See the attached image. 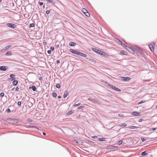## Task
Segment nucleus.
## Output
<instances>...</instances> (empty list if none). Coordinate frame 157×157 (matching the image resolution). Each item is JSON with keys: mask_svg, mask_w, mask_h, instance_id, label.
Listing matches in <instances>:
<instances>
[{"mask_svg": "<svg viewBox=\"0 0 157 157\" xmlns=\"http://www.w3.org/2000/svg\"><path fill=\"white\" fill-rule=\"evenodd\" d=\"M69 51L73 53L76 54L77 55H80L81 56H82L84 57H86L87 56V55L86 54L83 53H82L81 52H80L77 51L76 50H74L73 49H70Z\"/></svg>", "mask_w": 157, "mask_h": 157, "instance_id": "f257e3e1", "label": "nucleus"}, {"mask_svg": "<svg viewBox=\"0 0 157 157\" xmlns=\"http://www.w3.org/2000/svg\"><path fill=\"white\" fill-rule=\"evenodd\" d=\"M149 45L151 51L153 52L155 48V44L154 43H151Z\"/></svg>", "mask_w": 157, "mask_h": 157, "instance_id": "f03ea898", "label": "nucleus"}, {"mask_svg": "<svg viewBox=\"0 0 157 157\" xmlns=\"http://www.w3.org/2000/svg\"><path fill=\"white\" fill-rule=\"evenodd\" d=\"M135 50L140 54H142L144 53V51L140 47H137Z\"/></svg>", "mask_w": 157, "mask_h": 157, "instance_id": "7ed1b4c3", "label": "nucleus"}, {"mask_svg": "<svg viewBox=\"0 0 157 157\" xmlns=\"http://www.w3.org/2000/svg\"><path fill=\"white\" fill-rule=\"evenodd\" d=\"M82 11L85 14V15L87 17H89L90 14L88 11L85 8H82Z\"/></svg>", "mask_w": 157, "mask_h": 157, "instance_id": "20e7f679", "label": "nucleus"}, {"mask_svg": "<svg viewBox=\"0 0 157 157\" xmlns=\"http://www.w3.org/2000/svg\"><path fill=\"white\" fill-rule=\"evenodd\" d=\"M125 49L127 51H128L129 52H130L132 54H134L135 53L134 50L129 47H127Z\"/></svg>", "mask_w": 157, "mask_h": 157, "instance_id": "39448f33", "label": "nucleus"}, {"mask_svg": "<svg viewBox=\"0 0 157 157\" xmlns=\"http://www.w3.org/2000/svg\"><path fill=\"white\" fill-rule=\"evenodd\" d=\"M132 115L134 116H140V113L136 111L133 112L131 113Z\"/></svg>", "mask_w": 157, "mask_h": 157, "instance_id": "423d86ee", "label": "nucleus"}, {"mask_svg": "<svg viewBox=\"0 0 157 157\" xmlns=\"http://www.w3.org/2000/svg\"><path fill=\"white\" fill-rule=\"evenodd\" d=\"M92 49L93 51H94L95 52H96L97 53H98L100 55H101V52H102V51H101L100 50L94 48H93Z\"/></svg>", "mask_w": 157, "mask_h": 157, "instance_id": "0eeeda50", "label": "nucleus"}, {"mask_svg": "<svg viewBox=\"0 0 157 157\" xmlns=\"http://www.w3.org/2000/svg\"><path fill=\"white\" fill-rule=\"evenodd\" d=\"M7 25L8 26L14 28L16 26V25L13 24L12 23H8L7 24Z\"/></svg>", "mask_w": 157, "mask_h": 157, "instance_id": "6e6552de", "label": "nucleus"}, {"mask_svg": "<svg viewBox=\"0 0 157 157\" xmlns=\"http://www.w3.org/2000/svg\"><path fill=\"white\" fill-rule=\"evenodd\" d=\"M120 78H121L122 80L125 81H129L131 79V78L128 77H124L121 76L120 77Z\"/></svg>", "mask_w": 157, "mask_h": 157, "instance_id": "1a4fd4ad", "label": "nucleus"}, {"mask_svg": "<svg viewBox=\"0 0 157 157\" xmlns=\"http://www.w3.org/2000/svg\"><path fill=\"white\" fill-rule=\"evenodd\" d=\"M10 78H9L10 81H12L15 79V75L14 74H11L10 75Z\"/></svg>", "mask_w": 157, "mask_h": 157, "instance_id": "9d476101", "label": "nucleus"}, {"mask_svg": "<svg viewBox=\"0 0 157 157\" xmlns=\"http://www.w3.org/2000/svg\"><path fill=\"white\" fill-rule=\"evenodd\" d=\"M7 67L6 66H2L0 67V70L1 71H6L7 69Z\"/></svg>", "mask_w": 157, "mask_h": 157, "instance_id": "9b49d317", "label": "nucleus"}, {"mask_svg": "<svg viewBox=\"0 0 157 157\" xmlns=\"http://www.w3.org/2000/svg\"><path fill=\"white\" fill-rule=\"evenodd\" d=\"M115 147L113 146H107L106 148V149H113L114 147Z\"/></svg>", "mask_w": 157, "mask_h": 157, "instance_id": "f8f14e48", "label": "nucleus"}, {"mask_svg": "<svg viewBox=\"0 0 157 157\" xmlns=\"http://www.w3.org/2000/svg\"><path fill=\"white\" fill-rule=\"evenodd\" d=\"M68 94L69 93L67 91H65L63 95V97L64 98H66L68 96Z\"/></svg>", "mask_w": 157, "mask_h": 157, "instance_id": "ddd939ff", "label": "nucleus"}, {"mask_svg": "<svg viewBox=\"0 0 157 157\" xmlns=\"http://www.w3.org/2000/svg\"><path fill=\"white\" fill-rule=\"evenodd\" d=\"M101 55H103L104 56H109V55H108L107 53H106L105 52L102 51L101 54Z\"/></svg>", "mask_w": 157, "mask_h": 157, "instance_id": "4468645a", "label": "nucleus"}, {"mask_svg": "<svg viewBox=\"0 0 157 157\" xmlns=\"http://www.w3.org/2000/svg\"><path fill=\"white\" fill-rule=\"evenodd\" d=\"M121 53L124 55H127V52L125 51L122 50L121 52Z\"/></svg>", "mask_w": 157, "mask_h": 157, "instance_id": "2eb2a0df", "label": "nucleus"}, {"mask_svg": "<svg viewBox=\"0 0 157 157\" xmlns=\"http://www.w3.org/2000/svg\"><path fill=\"white\" fill-rule=\"evenodd\" d=\"M5 55L7 56H11L12 55V52L10 51H8L5 54Z\"/></svg>", "mask_w": 157, "mask_h": 157, "instance_id": "dca6fc26", "label": "nucleus"}, {"mask_svg": "<svg viewBox=\"0 0 157 157\" xmlns=\"http://www.w3.org/2000/svg\"><path fill=\"white\" fill-rule=\"evenodd\" d=\"M115 40L117 43L119 44H121V43H122L121 41H120L119 39L117 38L115 39Z\"/></svg>", "mask_w": 157, "mask_h": 157, "instance_id": "f3484780", "label": "nucleus"}, {"mask_svg": "<svg viewBox=\"0 0 157 157\" xmlns=\"http://www.w3.org/2000/svg\"><path fill=\"white\" fill-rule=\"evenodd\" d=\"M18 84V81L17 80H14L13 82V84L14 86H16Z\"/></svg>", "mask_w": 157, "mask_h": 157, "instance_id": "a211bd4d", "label": "nucleus"}, {"mask_svg": "<svg viewBox=\"0 0 157 157\" xmlns=\"http://www.w3.org/2000/svg\"><path fill=\"white\" fill-rule=\"evenodd\" d=\"M69 44L70 46H75L76 45V44L74 42H71Z\"/></svg>", "mask_w": 157, "mask_h": 157, "instance_id": "6ab92c4d", "label": "nucleus"}, {"mask_svg": "<svg viewBox=\"0 0 157 157\" xmlns=\"http://www.w3.org/2000/svg\"><path fill=\"white\" fill-rule=\"evenodd\" d=\"M11 47H12L11 45H9L7 46H6V47H5L4 48V49L5 50H6L7 49H8L9 48Z\"/></svg>", "mask_w": 157, "mask_h": 157, "instance_id": "aec40b11", "label": "nucleus"}, {"mask_svg": "<svg viewBox=\"0 0 157 157\" xmlns=\"http://www.w3.org/2000/svg\"><path fill=\"white\" fill-rule=\"evenodd\" d=\"M88 100H90V101H92L93 102H94V103H96V100H94L93 99V98H89L88 99Z\"/></svg>", "mask_w": 157, "mask_h": 157, "instance_id": "412c9836", "label": "nucleus"}, {"mask_svg": "<svg viewBox=\"0 0 157 157\" xmlns=\"http://www.w3.org/2000/svg\"><path fill=\"white\" fill-rule=\"evenodd\" d=\"M98 140L99 141H105V138H98Z\"/></svg>", "mask_w": 157, "mask_h": 157, "instance_id": "4be33fe9", "label": "nucleus"}, {"mask_svg": "<svg viewBox=\"0 0 157 157\" xmlns=\"http://www.w3.org/2000/svg\"><path fill=\"white\" fill-rule=\"evenodd\" d=\"M73 111L72 110H70V111H69V112H68L67 113V115H70L72 113H73Z\"/></svg>", "mask_w": 157, "mask_h": 157, "instance_id": "5701e85b", "label": "nucleus"}, {"mask_svg": "<svg viewBox=\"0 0 157 157\" xmlns=\"http://www.w3.org/2000/svg\"><path fill=\"white\" fill-rule=\"evenodd\" d=\"M138 127L136 126H130L129 127V128L130 129L137 128Z\"/></svg>", "mask_w": 157, "mask_h": 157, "instance_id": "b1692460", "label": "nucleus"}, {"mask_svg": "<svg viewBox=\"0 0 157 157\" xmlns=\"http://www.w3.org/2000/svg\"><path fill=\"white\" fill-rule=\"evenodd\" d=\"M107 85L108 86L112 88V89H113V87H114V86L111 85L109 84L108 83L107 84Z\"/></svg>", "mask_w": 157, "mask_h": 157, "instance_id": "393cba45", "label": "nucleus"}, {"mask_svg": "<svg viewBox=\"0 0 157 157\" xmlns=\"http://www.w3.org/2000/svg\"><path fill=\"white\" fill-rule=\"evenodd\" d=\"M126 125H127V124L126 123H124L122 124L121 125H120L119 126H120L121 127H122V126L125 127V126H126Z\"/></svg>", "mask_w": 157, "mask_h": 157, "instance_id": "a878e982", "label": "nucleus"}, {"mask_svg": "<svg viewBox=\"0 0 157 157\" xmlns=\"http://www.w3.org/2000/svg\"><path fill=\"white\" fill-rule=\"evenodd\" d=\"M46 1L48 2H49L53 4H55V2H54L53 0H46Z\"/></svg>", "mask_w": 157, "mask_h": 157, "instance_id": "bb28decb", "label": "nucleus"}, {"mask_svg": "<svg viewBox=\"0 0 157 157\" xmlns=\"http://www.w3.org/2000/svg\"><path fill=\"white\" fill-rule=\"evenodd\" d=\"M80 104H81L80 102H79L78 103H76V102H75V103L74 105L73 106H78V105H80Z\"/></svg>", "mask_w": 157, "mask_h": 157, "instance_id": "cd10ccee", "label": "nucleus"}, {"mask_svg": "<svg viewBox=\"0 0 157 157\" xmlns=\"http://www.w3.org/2000/svg\"><path fill=\"white\" fill-rule=\"evenodd\" d=\"M32 88L33 91H35L36 90V87L35 86H32Z\"/></svg>", "mask_w": 157, "mask_h": 157, "instance_id": "c85d7f7f", "label": "nucleus"}, {"mask_svg": "<svg viewBox=\"0 0 157 157\" xmlns=\"http://www.w3.org/2000/svg\"><path fill=\"white\" fill-rule=\"evenodd\" d=\"M147 153H146L145 151H144L142 153L141 155L143 156H145L147 155Z\"/></svg>", "mask_w": 157, "mask_h": 157, "instance_id": "c756f323", "label": "nucleus"}, {"mask_svg": "<svg viewBox=\"0 0 157 157\" xmlns=\"http://www.w3.org/2000/svg\"><path fill=\"white\" fill-rule=\"evenodd\" d=\"M156 128H150V129H149V131H155L156 130Z\"/></svg>", "mask_w": 157, "mask_h": 157, "instance_id": "7c9ffc66", "label": "nucleus"}, {"mask_svg": "<svg viewBox=\"0 0 157 157\" xmlns=\"http://www.w3.org/2000/svg\"><path fill=\"white\" fill-rule=\"evenodd\" d=\"M121 44L122 45V46L123 47H124L125 49L127 47H128V46H127L126 45H125V44H122V43H121Z\"/></svg>", "mask_w": 157, "mask_h": 157, "instance_id": "2f4dec72", "label": "nucleus"}, {"mask_svg": "<svg viewBox=\"0 0 157 157\" xmlns=\"http://www.w3.org/2000/svg\"><path fill=\"white\" fill-rule=\"evenodd\" d=\"M52 96L54 97H56L57 96V94H56V93H52Z\"/></svg>", "mask_w": 157, "mask_h": 157, "instance_id": "473e14b6", "label": "nucleus"}, {"mask_svg": "<svg viewBox=\"0 0 157 157\" xmlns=\"http://www.w3.org/2000/svg\"><path fill=\"white\" fill-rule=\"evenodd\" d=\"M56 87L58 88H59L60 87V85L59 84H57L56 85Z\"/></svg>", "mask_w": 157, "mask_h": 157, "instance_id": "72a5a7b5", "label": "nucleus"}, {"mask_svg": "<svg viewBox=\"0 0 157 157\" xmlns=\"http://www.w3.org/2000/svg\"><path fill=\"white\" fill-rule=\"evenodd\" d=\"M34 26V23H31L30 24L29 27L31 28V27H33Z\"/></svg>", "mask_w": 157, "mask_h": 157, "instance_id": "f704fd0d", "label": "nucleus"}, {"mask_svg": "<svg viewBox=\"0 0 157 157\" xmlns=\"http://www.w3.org/2000/svg\"><path fill=\"white\" fill-rule=\"evenodd\" d=\"M115 90L116 91H121V90L120 89L118 88L117 87L116 88Z\"/></svg>", "mask_w": 157, "mask_h": 157, "instance_id": "c9c22d12", "label": "nucleus"}, {"mask_svg": "<svg viewBox=\"0 0 157 157\" xmlns=\"http://www.w3.org/2000/svg\"><path fill=\"white\" fill-rule=\"evenodd\" d=\"M144 102H145L144 101L142 100V101H140L138 103V104H140L141 103Z\"/></svg>", "mask_w": 157, "mask_h": 157, "instance_id": "e433bc0d", "label": "nucleus"}, {"mask_svg": "<svg viewBox=\"0 0 157 157\" xmlns=\"http://www.w3.org/2000/svg\"><path fill=\"white\" fill-rule=\"evenodd\" d=\"M84 107V106H81L78 107V109H81L83 108Z\"/></svg>", "mask_w": 157, "mask_h": 157, "instance_id": "4c0bfd02", "label": "nucleus"}, {"mask_svg": "<svg viewBox=\"0 0 157 157\" xmlns=\"http://www.w3.org/2000/svg\"><path fill=\"white\" fill-rule=\"evenodd\" d=\"M118 143L119 145L121 144L122 143V141L120 140L118 142Z\"/></svg>", "mask_w": 157, "mask_h": 157, "instance_id": "58836bf2", "label": "nucleus"}, {"mask_svg": "<svg viewBox=\"0 0 157 157\" xmlns=\"http://www.w3.org/2000/svg\"><path fill=\"white\" fill-rule=\"evenodd\" d=\"M39 4L40 6H42L43 4L44 3L43 2H39Z\"/></svg>", "mask_w": 157, "mask_h": 157, "instance_id": "ea45409f", "label": "nucleus"}, {"mask_svg": "<svg viewBox=\"0 0 157 157\" xmlns=\"http://www.w3.org/2000/svg\"><path fill=\"white\" fill-rule=\"evenodd\" d=\"M17 104L19 106H21V102L20 101H18V103H17Z\"/></svg>", "mask_w": 157, "mask_h": 157, "instance_id": "a19ab883", "label": "nucleus"}, {"mask_svg": "<svg viewBox=\"0 0 157 157\" xmlns=\"http://www.w3.org/2000/svg\"><path fill=\"white\" fill-rule=\"evenodd\" d=\"M0 95L2 96V97H3L4 95V93H1V94H0Z\"/></svg>", "mask_w": 157, "mask_h": 157, "instance_id": "79ce46f5", "label": "nucleus"}, {"mask_svg": "<svg viewBox=\"0 0 157 157\" xmlns=\"http://www.w3.org/2000/svg\"><path fill=\"white\" fill-rule=\"evenodd\" d=\"M118 115L120 117H124V115L122 114H119Z\"/></svg>", "mask_w": 157, "mask_h": 157, "instance_id": "37998d69", "label": "nucleus"}, {"mask_svg": "<svg viewBox=\"0 0 157 157\" xmlns=\"http://www.w3.org/2000/svg\"><path fill=\"white\" fill-rule=\"evenodd\" d=\"M141 140H142V141L143 142L145 140V139L144 138H141Z\"/></svg>", "mask_w": 157, "mask_h": 157, "instance_id": "c03bdc74", "label": "nucleus"}, {"mask_svg": "<svg viewBox=\"0 0 157 157\" xmlns=\"http://www.w3.org/2000/svg\"><path fill=\"white\" fill-rule=\"evenodd\" d=\"M49 13H50V11L49 10H47L46 11V13L47 14H49Z\"/></svg>", "mask_w": 157, "mask_h": 157, "instance_id": "a18cd8bd", "label": "nucleus"}, {"mask_svg": "<svg viewBox=\"0 0 157 157\" xmlns=\"http://www.w3.org/2000/svg\"><path fill=\"white\" fill-rule=\"evenodd\" d=\"M51 52V50H48V54H50Z\"/></svg>", "mask_w": 157, "mask_h": 157, "instance_id": "49530a36", "label": "nucleus"}, {"mask_svg": "<svg viewBox=\"0 0 157 157\" xmlns=\"http://www.w3.org/2000/svg\"><path fill=\"white\" fill-rule=\"evenodd\" d=\"M19 89V87L18 86H17V87H16V88H15V90L16 91L18 90Z\"/></svg>", "mask_w": 157, "mask_h": 157, "instance_id": "de8ad7c7", "label": "nucleus"}, {"mask_svg": "<svg viewBox=\"0 0 157 157\" xmlns=\"http://www.w3.org/2000/svg\"><path fill=\"white\" fill-rule=\"evenodd\" d=\"M54 47H51V50L52 51H53L54 50Z\"/></svg>", "mask_w": 157, "mask_h": 157, "instance_id": "09e8293b", "label": "nucleus"}, {"mask_svg": "<svg viewBox=\"0 0 157 157\" xmlns=\"http://www.w3.org/2000/svg\"><path fill=\"white\" fill-rule=\"evenodd\" d=\"M143 121V119H140L139 120V122H141Z\"/></svg>", "mask_w": 157, "mask_h": 157, "instance_id": "8fccbe9b", "label": "nucleus"}, {"mask_svg": "<svg viewBox=\"0 0 157 157\" xmlns=\"http://www.w3.org/2000/svg\"><path fill=\"white\" fill-rule=\"evenodd\" d=\"M43 44L44 45H45L47 44V42L46 41H44L43 42Z\"/></svg>", "mask_w": 157, "mask_h": 157, "instance_id": "3c124183", "label": "nucleus"}, {"mask_svg": "<svg viewBox=\"0 0 157 157\" xmlns=\"http://www.w3.org/2000/svg\"><path fill=\"white\" fill-rule=\"evenodd\" d=\"M10 109H7V112L8 113H9L10 112Z\"/></svg>", "mask_w": 157, "mask_h": 157, "instance_id": "603ef678", "label": "nucleus"}, {"mask_svg": "<svg viewBox=\"0 0 157 157\" xmlns=\"http://www.w3.org/2000/svg\"><path fill=\"white\" fill-rule=\"evenodd\" d=\"M97 136H94L92 137V138L94 139H95L96 138H97Z\"/></svg>", "mask_w": 157, "mask_h": 157, "instance_id": "864d4df0", "label": "nucleus"}, {"mask_svg": "<svg viewBox=\"0 0 157 157\" xmlns=\"http://www.w3.org/2000/svg\"><path fill=\"white\" fill-rule=\"evenodd\" d=\"M42 79H43V78H42V77H40L39 78V80H42Z\"/></svg>", "mask_w": 157, "mask_h": 157, "instance_id": "5fc2aeb1", "label": "nucleus"}, {"mask_svg": "<svg viewBox=\"0 0 157 157\" xmlns=\"http://www.w3.org/2000/svg\"><path fill=\"white\" fill-rule=\"evenodd\" d=\"M60 62V61H59V60H57V63H59Z\"/></svg>", "mask_w": 157, "mask_h": 157, "instance_id": "6e6d98bb", "label": "nucleus"}, {"mask_svg": "<svg viewBox=\"0 0 157 157\" xmlns=\"http://www.w3.org/2000/svg\"><path fill=\"white\" fill-rule=\"evenodd\" d=\"M116 87L115 86H114V87H113V90H115V89H116Z\"/></svg>", "mask_w": 157, "mask_h": 157, "instance_id": "4d7b16f0", "label": "nucleus"}, {"mask_svg": "<svg viewBox=\"0 0 157 157\" xmlns=\"http://www.w3.org/2000/svg\"><path fill=\"white\" fill-rule=\"evenodd\" d=\"M58 98H61V96H58Z\"/></svg>", "mask_w": 157, "mask_h": 157, "instance_id": "13d9d810", "label": "nucleus"}, {"mask_svg": "<svg viewBox=\"0 0 157 157\" xmlns=\"http://www.w3.org/2000/svg\"><path fill=\"white\" fill-rule=\"evenodd\" d=\"M59 45H56V47L57 48H59Z\"/></svg>", "mask_w": 157, "mask_h": 157, "instance_id": "bf43d9fd", "label": "nucleus"}, {"mask_svg": "<svg viewBox=\"0 0 157 157\" xmlns=\"http://www.w3.org/2000/svg\"><path fill=\"white\" fill-rule=\"evenodd\" d=\"M43 135H46V134L45 132H43Z\"/></svg>", "mask_w": 157, "mask_h": 157, "instance_id": "052dcab7", "label": "nucleus"}, {"mask_svg": "<svg viewBox=\"0 0 157 157\" xmlns=\"http://www.w3.org/2000/svg\"><path fill=\"white\" fill-rule=\"evenodd\" d=\"M14 89V88H13L12 90H13Z\"/></svg>", "mask_w": 157, "mask_h": 157, "instance_id": "680f3d73", "label": "nucleus"}, {"mask_svg": "<svg viewBox=\"0 0 157 157\" xmlns=\"http://www.w3.org/2000/svg\"><path fill=\"white\" fill-rule=\"evenodd\" d=\"M43 8H44V7H45V6H44H44H43Z\"/></svg>", "mask_w": 157, "mask_h": 157, "instance_id": "e2e57ef3", "label": "nucleus"}, {"mask_svg": "<svg viewBox=\"0 0 157 157\" xmlns=\"http://www.w3.org/2000/svg\"><path fill=\"white\" fill-rule=\"evenodd\" d=\"M2 1V0H0V2H1Z\"/></svg>", "mask_w": 157, "mask_h": 157, "instance_id": "0e129e2a", "label": "nucleus"}, {"mask_svg": "<svg viewBox=\"0 0 157 157\" xmlns=\"http://www.w3.org/2000/svg\"><path fill=\"white\" fill-rule=\"evenodd\" d=\"M156 107L157 108V105L156 106Z\"/></svg>", "mask_w": 157, "mask_h": 157, "instance_id": "69168bd1", "label": "nucleus"}, {"mask_svg": "<svg viewBox=\"0 0 157 157\" xmlns=\"http://www.w3.org/2000/svg\"><path fill=\"white\" fill-rule=\"evenodd\" d=\"M105 83H107L106 82H105Z\"/></svg>", "mask_w": 157, "mask_h": 157, "instance_id": "338daca9", "label": "nucleus"}]
</instances>
